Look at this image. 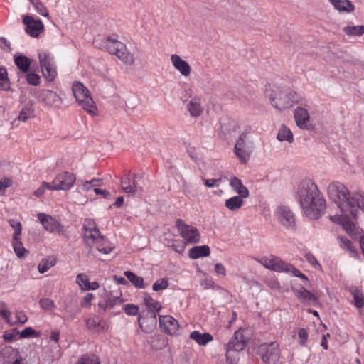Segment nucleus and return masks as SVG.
Returning <instances> with one entry per match:
<instances>
[{
	"label": "nucleus",
	"instance_id": "nucleus-1",
	"mask_svg": "<svg viewBox=\"0 0 364 364\" xmlns=\"http://www.w3.org/2000/svg\"><path fill=\"white\" fill-rule=\"evenodd\" d=\"M299 203L305 215L310 219H317L326 208V201L316 185L311 181H303L298 191Z\"/></svg>",
	"mask_w": 364,
	"mask_h": 364
},
{
	"label": "nucleus",
	"instance_id": "nucleus-2",
	"mask_svg": "<svg viewBox=\"0 0 364 364\" xmlns=\"http://www.w3.org/2000/svg\"><path fill=\"white\" fill-rule=\"evenodd\" d=\"M328 194L342 213H350L353 218H356L360 203L355 196H350L349 190L344 185L331 183L328 187Z\"/></svg>",
	"mask_w": 364,
	"mask_h": 364
},
{
	"label": "nucleus",
	"instance_id": "nucleus-3",
	"mask_svg": "<svg viewBox=\"0 0 364 364\" xmlns=\"http://www.w3.org/2000/svg\"><path fill=\"white\" fill-rule=\"evenodd\" d=\"M103 48L109 53L115 55L124 64L132 65L135 62V58L133 53L129 52L127 46L121 41L107 38L103 41Z\"/></svg>",
	"mask_w": 364,
	"mask_h": 364
},
{
	"label": "nucleus",
	"instance_id": "nucleus-4",
	"mask_svg": "<svg viewBox=\"0 0 364 364\" xmlns=\"http://www.w3.org/2000/svg\"><path fill=\"white\" fill-rule=\"evenodd\" d=\"M72 90L79 105L90 114H96L97 107L87 87L80 82H75L73 85Z\"/></svg>",
	"mask_w": 364,
	"mask_h": 364
},
{
	"label": "nucleus",
	"instance_id": "nucleus-5",
	"mask_svg": "<svg viewBox=\"0 0 364 364\" xmlns=\"http://www.w3.org/2000/svg\"><path fill=\"white\" fill-rule=\"evenodd\" d=\"M260 263L267 269L276 272H291L294 276L301 277L304 280H307V277L294 266L286 263L277 257L270 255L269 257H263L260 260Z\"/></svg>",
	"mask_w": 364,
	"mask_h": 364
},
{
	"label": "nucleus",
	"instance_id": "nucleus-6",
	"mask_svg": "<svg viewBox=\"0 0 364 364\" xmlns=\"http://www.w3.org/2000/svg\"><path fill=\"white\" fill-rule=\"evenodd\" d=\"M255 149V142L251 135L246 133L240 134L235 146V152L240 159L250 157Z\"/></svg>",
	"mask_w": 364,
	"mask_h": 364
},
{
	"label": "nucleus",
	"instance_id": "nucleus-7",
	"mask_svg": "<svg viewBox=\"0 0 364 364\" xmlns=\"http://www.w3.org/2000/svg\"><path fill=\"white\" fill-rule=\"evenodd\" d=\"M38 58L43 76L48 81H53L56 75V66L53 55L45 50L38 52Z\"/></svg>",
	"mask_w": 364,
	"mask_h": 364
},
{
	"label": "nucleus",
	"instance_id": "nucleus-8",
	"mask_svg": "<svg viewBox=\"0 0 364 364\" xmlns=\"http://www.w3.org/2000/svg\"><path fill=\"white\" fill-rule=\"evenodd\" d=\"M258 351L265 364H277L279 360L280 350L279 344L275 342L262 344Z\"/></svg>",
	"mask_w": 364,
	"mask_h": 364
},
{
	"label": "nucleus",
	"instance_id": "nucleus-9",
	"mask_svg": "<svg viewBox=\"0 0 364 364\" xmlns=\"http://www.w3.org/2000/svg\"><path fill=\"white\" fill-rule=\"evenodd\" d=\"M176 223L181 236L186 242L191 244L199 242L200 236L196 228L185 223L181 219H178Z\"/></svg>",
	"mask_w": 364,
	"mask_h": 364
},
{
	"label": "nucleus",
	"instance_id": "nucleus-10",
	"mask_svg": "<svg viewBox=\"0 0 364 364\" xmlns=\"http://www.w3.org/2000/svg\"><path fill=\"white\" fill-rule=\"evenodd\" d=\"M38 102L45 106L53 108L60 107L63 103L62 98L55 92L50 90H42L36 94Z\"/></svg>",
	"mask_w": 364,
	"mask_h": 364
},
{
	"label": "nucleus",
	"instance_id": "nucleus-11",
	"mask_svg": "<svg viewBox=\"0 0 364 364\" xmlns=\"http://www.w3.org/2000/svg\"><path fill=\"white\" fill-rule=\"evenodd\" d=\"M102 236L95 223L92 220H86L83 225V237L86 245L93 247L96 240H102Z\"/></svg>",
	"mask_w": 364,
	"mask_h": 364
},
{
	"label": "nucleus",
	"instance_id": "nucleus-12",
	"mask_svg": "<svg viewBox=\"0 0 364 364\" xmlns=\"http://www.w3.org/2000/svg\"><path fill=\"white\" fill-rule=\"evenodd\" d=\"M269 100L272 105L279 110L289 107V103L287 101V92L279 87L272 88Z\"/></svg>",
	"mask_w": 364,
	"mask_h": 364
},
{
	"label": "nucleus",
	"instance_id": "nucleus-13",
	"mask_svg": "<svg viewBox=\"0 0 364 364\" xmlns=\"http://www.w3.org/2000/svg\"><path fill=\"white\" fill-rule=\"evenodd\" d=\"M38 219L43 225L44 229L50 233L63 234L64 229L61 223L50 215L40 213Z\"/></svg>",
	"mask_w": 364,
	"mask_h": 364
},
{
	"label": "nucleus",
	"instance_id": "nucleus-14",
	"mask_svg": "<svg viewBox=\"0 0 364 364\" xmlns=\"http://www.w3.org/2000/svg\"><path fill=\"white\" fill-rule=\"evenodd\" d=\"M23 23L26 26V32L33 38H38L44 31V26L40 19L31 16H25Z\"/></svg>",
	"mask_w": 364,
	"mask_h": 364
},
{
	"label": "nucleus",
	"instance_id": "nucleus-15",
	"mask_svg": "<svg viewBox=\"0 0 364 364\" xmlns=\"http://www.w3.org/2000/svg\"><path fill=\"white\" fill-rule=\"evenodd\" d=\"M296 126L301 129L311 128V117L308 109L302 106L297 107L294 112Z\"/></svg>",
	"mask_w": 364,
	"mask_h": 364
},
{
	"label": "nucleus",
	"instance_id": "nucleus-16",
	"mask_svg": "<svg viewBox=\"0 0 364 364\" xmlns=\"http://www.w3.org/2000/svg\"><path fill=\"white\" fill-rule=\"evenodd\" d=\"M138 321L141 328L146 333L151 332L157 325L156 314L151 313L142 312L139 314Z\"/></svg>",
	"mask_w": 364,
	"mask_h": 364
},
{
	"label": "nucleus",
	"instance_id": "nucleus-17",
	"mask_svg": "<svg viewBox=\"0 0 364 364\" xmlns=\"http://www.w3.org/2000/svg\"><path fill=\"white\" fill-rule=\"evenodd\" d=\"M173 67L181 74V76L187 78L191 73V67L189 63L183 60L180 55L173 54L170 57Z\"/></svg>",
	"mask_w": 364,
	"mask_h": 364
},
{
	"label": "nucleus",
	"instance_id": "nucleus-18",
	"mask_svg": "<svg viewBox=\"0 0 364 364\" xmlns=\"http://www.w3.org/2000/svg\"><path fill=\"white\" fill-rule=\"evenodd\" d=\"M246 346V341L244 338L242 333L240 331H236L234 336L231 338L227 345L226 357L227 360L229 359V353L230 351H241Z\"/></svg>",
	"mask_w": 364,
	"mask_h": 364
},
{
	"label": "nucleus",
	"instance_id": "nucleus-19",
	"mask_svg": "<svg viewBox=\"0 0 364 364\" xmlns=\"http://www.w3.org/2000/svg\"><path fill=\"white\" fill-rule=\"evenodd\" d=\"M159 325L163 331L173 335L178 330V323L176 319L171 316H159Z\"/></svg>",
	"mask_w": 364,
	"mask_h": 364
},
{
	"label": "nucleus",
	"instance_id": "nucleus-20",
	"mask_svg": "<svg viewBox=\"0 0 364 364\" xmlns=\"http://www.w3.org/2000/svg\"><path fill=\"white\" fill-rule=\"evenodd\" d=\"M75 179L73 173L64 172L57 176L53 183H57L60 190L67 191L73 186Z\"/></svg>",
	"mask_w": 364,
	"mask_h": 364
},
{
	"label": "nucleus",
	"instance_id": "nucleus-21",
	"mask_svg": "<svg viewBox=\"0 0 364 364\" xmlns=\"http://www.w3.org/2000/svg\"><path fill=\"white\" fill-rule=\"evenodd\" d=\"M328 2L339 14H352L355 9V6L350 0H328Z\"/></svg>",
	"mask_w": 364,
	"mask_h": 364
},
{
	"label": "nucleus",
	"instance_id": "nucleus-22",
	"mask_svg": "<svg viewBox=\"0 0 364 364\" xmlns=\"http://www.w3.org/2000/svg\"><path fill=\"white\" fill-rule=\"evenodd\" d=\"M349 215H351L350 213H343V215L335 216V219L333 217H331V219L333 221H336L338 223L341 224L343 228L349 235H353L355 232V224L350 220Z\"/></svg>",
	"mask_w": 364,
	"mask_h": 364
},
{
	"label": "nucleus",
	"instance_id": "nucleus-23",
	"mask_svg": "<svg viewBox=\"0 0 364 364\" xmlns=\"http://www.w3.org/2000/svg\"><path fill=\"white\" fill-rule=\"evenodd\" d=\"M187 109L190 115L193 117H197L201 115L203 108L201 105V99L198 96L193 97L187 104Z\"/></svg>",
	"mask_w": 364,
	"mask_h": 364
},
{
	"label": "nucleus",
	"instance_id": "nucleus-24",
	"mask_svg": "<svg viewBox=\"0 0 364 364\" xmlns=\"http://www.w3.org/2000/svg\"><path fill=\"white\" fill-rule=\"evenodd\" d=\"M280 222L287 227H294L295 219L293 213L287 207H282L278 210Z\"/></svg>",
	"mask_w": 364,
	"mask_h": 364
},
{
	"label": "nucleus",
	"instance_id": "nucleus-25",
	"mask_svg": "<svg viewBox=\"0 0 364 364\" xmlns=\"http://www.w3.org/2000/svg\"><path fill=\"white\" fill-rule=\"evenodd\" d=\"M295 294L298 299L302 302L308 303L309 304H318V298L314 294L306 290L304 287H301L300 289L296 290Z\"/></svg>",
	"mask_w": 364,
	"mask_h": 364
},
{
	"label": "nucleus",
	"instance_id": "nucleus-26",
	"mask_svg": "<svg viewBox=\"0 0 364 364\" xmlns=\"http://www.w3.org/2000/svg\"><path fill=\"white\" fill-rule=\"evenodd\" d=\"M210 254V247L208 245L195 246L188 251V256L193 259L199 257H208Z\"/></svg>",
	"mask_w": 364,
	"mask_h": 364
},
{
	"label": "nucleus",
	"instance_id": "nucleus-27",
	"mask_svg": "<svg viewBox=\"0 0 364 364\" xmlns=\"http://www.w3.org/2000/svg\"><path fill=\"white\" fill-rule=\"evenodd\" d=\"M230 184L239 196L245 198L248 197V189L242 184L241 180L239 179L237 177H232L230 179Z\"/></svg>",
	"mask_w": 364,
	"mask_h": 364
},
{
	"label": "nucleus",
	"instance_id": "nucleus-28",
	"mask_svg": "<svg viewBox=\"0 0 364 364\" xmlns=\"http://www.w3.org/2000/svg\"><path fill=\"white\" fill-rule=\"evenodd\" d=\"M190 338L195 341L200 346H205L213 339L212 335L210 333H201L198 331L191 332L190 334Z\"/></svg>",
	"mask_w": 364,
	"mask_h": 364
},
{
	"label": "nucleus",
	"instance_id": "nucleus-29",
	"mask_svg": "<svg viewBox=\"0 0 364 364\" xmlns=\"http://www.w3.org/2000/svg\"><path fill=\"white\" fill-rule=\"evenodd\" d=\"M144 301L148 309L146 313H151L154 311V313L156 314V312H159L162 308L161 304L158 301L154 299L148 294H145Z\"/></svg>",
	"mask_w": 364,
	"mask_h": 364
},
{
	"label": "nucleus",
	"instance_id": "nucleus-30",
	"mask_svg": "<svg viewBox=\"0 0 364 364\" xmlns=\"http://www.w3.org/2000/svg\"><path fill=\"white\" fill-rule=\"evenodd\" d=\"M87 328L94 333H102L105 331V323L99 318H88L86 321Z\"/></svg>",
	"mask_w": 364,
	"mask_h": 364
},
{
	"label": "nucleus",
	"instance_id": "nucleus-31",
	"mask_svg": "<svg viewBox=\"0 0 364 364\" xmlns=\"http://www.w3.org/2000/svg\"><path fill=\"white\" fill-rule=\"evenodd\" d=\"M14 62L18 69L23 72L28 71L31 65V60L23 55H17L14 58Z\"/></svg>",
	"mask_w": 364,
	"mask_h": 364
},
{
	"label": "nucleus",
	"instance_id": "nucleus-32",
	"mask_svg": "<svg viewBox=\"0 0 364 364\" xmlns=\"http://www.w3.org/2000/svg\"><path fill=\"white\" fill-rule=\"evenodd\" d=\"M57 262V259L54 256H50L47 258L43 259L38 264V269L41 274L47 272L50 268L55 266Z\"/></svg>",
	"mask_w": 364,
	"mask_h": 364
},
{
	"label": "nucleus",
	"instance_id": "nucleus-33",
	"mask_svg": "<svg viewBox=\"0 0 364 364\" xmlns=\"http://www.w3.org/2000/svg\"><path fill=\"white\" fill-rule=\"evenodd\" d=\"M33 115V109L32 104H26L23 105L19 112L16 120L26 122L29 118Z\"/></svg>",
	"mask_w": 364,
	"mask_h": 364
},
{
	"label": "nucleus",
	"instance_id": "nucleus-34",
	"mask_svg": "<svg viewBox=\"0 0 364 364\" xmlns=\"http://www.w3.org/2000/svg\"><path fill=\"white\" fill-rule=\"evenodd\" d=\"M94 247H95L100 252L105 255L109 254L113 249V247L110 246L109 241L105 240L104 236H102V240H97L95 242Z\"/></svg>",
	"mask_w": 364,
	"mask_h": 364
},
{
	"label": "nucleus",
	"instance_id": "nucleus-35",
	"mask_svg": "<svg viewBox=\"0 0 364 364\" xmlns=\"http://www.w3.org/2000/svg\"><path fill=\"white\" fill-rule=\"evenodd\" d=\"M124 275L135 287L139 289L144 288V279L142 277L137 276L131 271L124 272Z\"/></svg>",
	"mask_w": 364,
	"mask_h": 364
},
{
	"label": "nucleus",
	"instance_id": "nucleus-36",
	"mask_svg": "<svg viewBox=\"0 0 364 364\" xmlns=\"http://www.w3.org/2000/svg\"><path fill=\"white\" fill-rule=\"evenodd\" d=\"M243 197L237 196L232 197L225 201V206L230 210H236L239 209L243 203Z\"/></svg>",
	"mask_w": 364,
	"mask_h": 364
},
{
	"label": "nucleus",
	"instance_id": "nucleus-37",
	"mask_svg": "<svg viewBox=\"0 0 364 364\" xmlns=\"http://www.w3.org/2000/svg\"><path fill=\"white\" fill-rule=\"evenodd\" d=\"M343 31L349 36H360L364 34V26H345Z\"/></svg>",
	"mask_w": 364,
	"mask_h": 364
},
{
	"label": "nucleus",
	"instance_id": "nucleus-38",
	"mask_svg": "<svg viewBox=\"0 0 364 364\" xmlns=\"http://www.w3.org/2000/svg\"><path fill=\"white\" fill-rule=\"evenodd\" d=\"M277 138L280 141H287L288 142H291L294 139L292 132L287 127H282L279 129Z\"/></svg>",
	"mask_w": 364,
	"mask_h": 364
},
{
	"label": "nucleus",
	"instance_id": "nucleus-39",
	"mask_svg": "<svg viewBox=\"0 0 364 364\" xmlns=\"http://www.w3.org/2000/svg\"><path fill=\"white\" fill-rule=\"evenodd\" d=\"M122 294L119 293V295H113L112 293L107 295L106 301H105V306L106 308H112L114 305L117 304H122L123 299H121Z\"/></svg>",
	"mask_w": 364,
	"mask_h": 364
},
{
	"label": "nucleus",
	"instance_id": "nucleus-40",
	"mask_svg": "<svg viewBox=\"0 0 364 364\" xmlns=\"http://www.w3.org/2000/svg\"><path fill=\"white\" fill-rule=\"evenodd\" d=\"M7 70L4 67H0V90H8L10 88V83L8 78Z\"/></svg>",
	"mask_w": 364,
	"mask_h": 364
},
{
	"label": "nucleus",
	"instance_id": "nucleus-41",
	"mask_svg": "<svg viewBox=\"0 0 364 364\" xmlns=\"http://www.w3.org/2000/svg\"><path fill=\"white\" fill-rule=\"evenodd\" d=\"M13 247L15 253L19 258L23 257L24 252H27L26 250L23 247L19 237H13Z\"/></svg>",
	"mask_w": 364,
	"mask_h": 364
},
{
	"label": "nucleus",
	"instance_id": "nucleus-42",
	"mask_svg": "<svg viewBox=\"0 0 364 364\" xmlns=\"http://www.w3.org/2000/svg\"><path fill=\"white\" fill-rule=\"evenodd\" d=\"M29 1L32 4L33 6L39 14L45 17H48L49 16L47 9L40 0H29Z\"/></svg>",
	"mask_w": 364,
	"mask_h": 364
},
{
	"label": "nucleus",
	"instance_id": "nucleus-43",
	"mask_svg": "<svg viewBox=\"0 0 364 364\" xmlns=\"http://www.w3.org/2000/svg\"><path fill=\"white\" fill-rule=\"evenodd\" d=\"M139 105V99L136 96L129 97L126 102V112L132 114Z\"/></svg>",
	"mask_w": 364,
	"mask_h": 364
},
{
	"label": "nucleus",
	"instance_id": "nucleus-44",
	"mask_svg": "<svg viewBox=\"0 0 364 364\" xmlns=\"http://www.w3.org/2000/svg\"><path fill=\"white\" fill-rule=\"evenodd\" d=\"M303 97L295 91L287 92V101L289 103V107L296 103H302Z\"/></svg>",
	"mask_w": 364,
	"mask_h": 364
},
{
	"label": "nucleus",
	"instance_id": "nucleus-45",
	"mask_svg": "<svg viewBox=\"0 0 364 364\" xmlns=\"http://www.w3.org/2000/svg\"><path fill=\"white\" fill-rule=\"evenodd\" d=\"M121 186L127 193H134L136 191V186L134 181L126 178L121 181Z\"/></svg>",
	"mask_w": 364,
	"mask_h": 364
},
{
	"label": "nucleus",
	"instance_id": "nucleus-46",
	"mask_svg": "<svg viewBox=\"0 0 364 364\" xmlns=\"http://www.w3.org/2000/svg\"><path fill=\"white\" fill-rule=\"evenodd\" d=\"M351 293L353 296L354 302L356 307H363L364 306V297L363 294L356 289H352Z\"/></svg>",
	"mask_w": 364,
	"mask_h": 364
},
{
	"label": "nucleus",
	"instance_id": "nucleus-47",
	"mask_svg": "<svg viewBox=\"0 0 364 364\" xmlns=\"http://www.w3.org/2000/svg\"><path fill=\"white\" fill-rule=\"evenodd\" d=\"M39 304L41 308L46 311H52L55 307L54 301L48 298L41 299Z\"/></svg>",
	"mask_w": 364,
	"mask_h": 364
},
{
	"label": "nucleus",
	"instance_id": "nucleus-48",
	"mask_svg": "<svg viewBox=\"0 0 364 364\" xmlns=\"http://www.w3.org/2000/svg\"><path fill=\"white\" fill-rule=\"evenodd\" d=\"M341 246L343 248L348 250L350 252L352 253L353 256L356 257L358 255V252L355 251V248L353 247L352 242L346 239V238H341Z\"/></svg>",
	"mask_w": 364,
	"mask_h": 364
},
{
	"label": "nucleus",
	"instance_id": "nucleus-49",
	"mask_svg": "<svg viewBox=\"0 0 364 364\" xmlns=\"http://www.w3.org/2000/svg\"><path fill=\"white\" fill-rule=\"evenodd\" d=\"M76 282L80 285L82 290H84V287H87L90 284L87 276L84 274H79L77 276Z\"/></svg>",
	"mask_w": 364,
	"mask_h": 364
},
{
	"label": "nucleus",
	"instance_id": "nucleus-50",
	"mask_svg": "<svg viewBox=\"0 0 364 364\" xmlns=\"http://www.w3.org/2000/svg\"><path fill=\"white\" fill-rule=\"evenodd\" d=\"M27 82L33 86L38 85L41 82V77L38 75L31 73L26 75Z\"/></svg>",
	"mask_w": 364,
	"mask_h": 364
},
{
	"label": "nucleus",
	"instance_id": "nucleus-51",
	"mask_svg": "<svg viewBox=\"0 0 364 364\" xmlns=\"http://www.w3.org/2000/svg\"><path fill=\"white\" fill-rule=\"evenodd\" d=\"M168 282L166 279H161L160 280L156 281L153 284V290L155 291H158L159 290L165 289L168 287Z\"/></svg>",
	"mask_w": 364,
	"mask_h": 364
},
{
	"label": "nucleus",
	"instance_id": "nucleus-52",
	"mask_svg": "<svg viewBox=\"0 0 364 364\" xmlns=\"http://www.w3.org/2000/svg\"><path fill=\"white\" fill-rule=\"evenodd\" d=\"M18 334L21 338H26L30 336H37L39 333L31 327H27L21 332L18 331Z\"/></svg>",
	"mask_w": 364,
	"mask_h": 364
},
{
	"label": "nucleus",
	"instance_id": "nucleus-53",
	"mask_svg": "<svg viewBox=\"0 0 364 364\" xmlns=\"http://www.w3.org/2000/svg\"><path fill=\"white\" fill-rule=\"evenodd\" d=\"M9 223L15 230L13 237H19L21 235L22 230L21 223L14 220H10Z\"/></svg>",
	"mask_w": 364,
	"mask_h": 364
},
{
	"label": "nucleus",
	"instance_id": "nucleus-54",
	"mask_svg": "<svg viewBox=\"0 0 364 364\" xmlns=\"http://www.w3.org/2000/svg\"><path fill=\"white\" fill-rule=\"evenodd\" d=\"M77 364H100V363L94 357L82 356L78 360Z\"/></svg>",
	"mask_w": 364,
	"mask_h": 364
},
{
	"label": "nucleus",
	"instance_id": "nucleus-55",
	"mask_svg": "<svg viewBox=\"0 0 364 364\" xmlns=\"http://www.w3.org/2000/svg\"><path fill=\"white\" fill-rule=\"evenodd\" d=\"M124 310L127 314L134 316L139 312V306L134 304H126Z\"/></svg>",
	"mask_w": 364,
	"mask_h": 364
},
{
	"label": "nucleus",
	"instance_id": "nucleus-56",
	"mask_svg": "<svg viewBox=\"0 0 364 364\" xmlns=\"http://www.w3.org/2000/svg\"><path fill=\"white\" fill-rule=\"evenodd\" d=\"M12 184V181L10 178H4L0 181V194L4 195L5 189L10 187Z\"/></svg>",
	"mask_w": 364,
	"mask_h": 364
},
{
	"label": "nucleus",
	"instance_id": "nucleus-57",
	"mask_svg": "<svg viewBox=\"0 0 364 364\" xmlns=\"http://www.w3.org/2000/svg\"><path fill=\"white\" fill-rule=\"evenodd\" d=\"M11 316V312L6 310V304L2 302L0 304V316L4 318L8 319Z\"/></svg>",
	"mask_w": 364,
	"mask_h": 364
},
{
	"label": "nucleus",
	"instance_id": "nucleus-58",
	"mask_svg": "<svg viewBox=\"0 0 364 364\" xmlns=\"http://www.w3.org/2000/svg\"><path fill=\"white\" fill-rule=\"evenodd\" d=\"M299 338L300 339V344L304 345L308 339V333L304 328L299 329Z\"/></svg>",
	"mask_w": 364,
	"mask_h": 364
},
{
	"label": "nucleus",
	"instance_id": "nucleus-59",
	"mask_svg": "<svg viewBox=\"0 0 364 364\" xmlns=\"http://www.w3.org/2000/svg\"><path fill=\"white\" fill-rule=\"evenodd\" d=\"M93 299L92 294L88 293L83 298V301L82 302V306L89 307L91 305L92 299Z\"/></svg>",
	"mask_w": 364,
	"mask_h": 364
},
{
	"label": "nucleus",
	"instance_id": "nucleus-60",
	"mask_svg": "<svg viewBox=\"0 0 364 364\" xmlns=\"http://www.w3.org/2000/svg\"><path fill=\"white\" fill-rule=\"evenodd\" d=\"M18 334V331H16V330H12L11 331H6L4 334V338L5 341H12L13 338Z\"/></svg>",
	"mask_w": 364,
	"mask_h": 364
},
{
	"label": "nucleus",
	"instance_id": "nucleus-61",
	"mask_svg": "<svg viewBox=\"0 0 364 364\" xmlns=\"http://www.w3.org/2000/svg\"><path fill=\"white\" fill-rule=\"evenodd\" d=\"M0 48L4 50L10 51V43L4 38H0Z\"/></svg>",
	"mask_w": 364,
	"mask_h": 364
},
{
	"label": "nucleus",
	"instance_id": "nucleus-62",
	"mask_svg": "<svg viewBox=\"0 0 364 364\" xmlns=\"http://www.w3.org/2000/svg\"><path fill=\"white\" fill-rule=\"evenodd\" d=\"M16 317L18 320V321L21 323V324H23L26 322L27 321V316H26V314L22 312V311H17L16 313Z\"/></svg>",
	"mask_w": 364,
	"mask_h": 364
},
{
	"label": "nucleus",
	"instance_id": "nucleus-63",
	"mask_svg": "<svg viewBox=\"0 0 364 364\" xmlns=\"http://www.w3.org/2000/svg\"><path fill=\"white\" fill-rule=\"evenodd\" d=\"M215 271L219 274H223V276H225L226 274V271H225V267L220 264V263H217L215 266Z\"/></svg>",
	"mask_w": 364,
	"mask_h": 364
},
{
	"label": "nucleus",
	"instance_id": "nucleus-64",
	"mask_svg": "<svg viewBox=\"0 0 364 364\" xmlns=\"http://www.w3.org/2000/svg\"><path fill=\"white\" fill-rule=\"evenodd\" d=\"M42 186H44V189L48 188L49 190H60L57 183L50 184L47 182H43Z\"/></svg>",
	"mask_w": 364,
	"mask_h": 364
}]
</instances>
